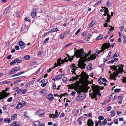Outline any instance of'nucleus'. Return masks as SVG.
Listing matches in <instances>:
<instances>
[{
	"label": "nucleus",
	"instance_id": "obj_17",
	"mask_svg": "<svg viewBox=\"0 0 126 126\" xmlns=\"http://www.w3.org/2000/svg\"><path fill=\"white\" fill-rule=\"evenodd\" d=\"M94 124L93 122L91 119H89L87 122V124L88 126H93Z\"/></svg>",
	"mask_w": 126,
	"mask_h": 126
},
{
	"label": "nucleus",
	"instance_id": "obj_8",
	"mask_svg": "<svg viewBox=\"0 0 126 126\" xmlns=\"http://www.w3.org/2000/svg\"><path fill=\"white\" fill-rule=\"evenodd\" d=\"M108 9L107 8V9H106L104 10L105 13H106V14H107V19L105 20V21L107 22H110V20L111 18V16L110 15V14L109 12V11Z\"/></svg>",
	"mask_w": 126,
	"mask_h": 126
},
{
	"label": "nucleus",
	"instance_id": "obj_15",
	"mask_svg": "<svg viewBox=\"0 0 126 126\" xmlns=\"http://www.w3.org/2000/svg\"><path fill=\"white\" fill-rule=\"evenodd\" d=\"M47 98L49 100L52 101L54 98L53 95L52 94H49L47 96Z\"/></svg>",
	"mask_w": 126,
	"mask_h": 126
},
{
	"label": "nucleus",
	"instance_id": "obj_3",
	"mask_svg": "<svg viewBox=\"0 0 126 126\" xmlns=\"http://www.w3.org/2000/svg\"><path fill=\"white\" fill-rule=\"evenodd\" d=\"M110 68L115 71V72L113 73V75L111 74L112 79L115 80H116L115 78L120 73L124 71L122 67L120 66L119 65H118L117 66L113 65L110 67Z\"/></svg>",
	"mask_w": 126,
	"mask_h": 126
},
{
	"label": "nucleus",
	"instance_id": "obj_13",
	"mask_svg": "<svg viewBox=\"0 0 126 126\" xmlns=\"http://www.w3.org/2000/svg\"><path fill=\"white\" fill-rule=\"evenodd\" d=\"M61 63L60 62L58 61L57 64H56V63L54 64V66L53 67L51 68H49V70L48 71V72H50L52 69H55L56 67L60 65H61Z\"/></svg>",
	"mask_w": 126,
	"mask_h": 126
},
{
	"label": "nucleus",
	"instance_id": "obj_39",
	"mask_svg": "<svg viewBox=\"0 0 126 126\" xmlns=\"http://www.w3.org/2000/svg\"><path fill=\"white\" fill-rule=\"evenodd\" d=\"M111 5V4L109 1H108L107 2V6L108 7H110V6Z\"/></svg>",
	"mask_w": 126,
	"mask_h": 126
},
{
	"label": "nucleus",
	"instance_id": "obj_23",
	"mask_svg": "<svg viewBox=\"0 0 126 126\" xmlns=\"http://www.w3.org/2000/svg\"><path fill=\"white\" fill-rule=\"evenodd\" d=\"M35 126H39L40 124V123L38 121H35L33 123Z\"/></svg>",
	"mask_w": 126,
	"mask_h": 126
},
{
	"label": "nucleus",
	"instance_id": "obj_62",
	"mask_svg": "<svg viewBox=\"0 0 126 126\" xmlns=\"http://www.w3.org/2000/svg\"><path fill=\"white\" fill-rule=\"evenodd\" d=\"M19 11H17L16 13V16L17 17H18L19 15Z\"/></svg>",
	"mask_w": 126,
	"mask_h": 126
},
{
	"label": "nucleus",
	"instance_id": "obj_43",
	"mask_svg": "<svg viewBox=\"0 0 126 126\" xmlns=\"http://www.w3.org/2000/svg\"><path fill=\"white\" fill-rule=\"evenodd\" d=\"M115 113L114 111H112L111 112V115L112 116H114Z\"/></svg>",
	"mask_w": 126,
	"mask_h": 126
},
{
	"label": "nucleus",
	"instance_id": "obj_42",
	"mask_svg": "<svg viewBox=\"0 0 126 126\" xmlns=\"http://www.w3.org/2000/svg\"><path fill=\"white\" fill-rule=\"evenodd\" d=\"M107 122V120L106 119H105V120H104L103 121V124L104 125H106Z\"/></svg>",
	"mask_w": 126,
	"mask_h": 126
},
{
	"label": "nucleus",
	"instance_id": "obj_37",
	"mask_svg": "<svg viewBox=\"0 0 126 126\" xmlns=\"http://www.w3.org/2000/svg\"><path fill=\"white\" fill-rule=\"evenodd\" d=\"M4 122H8V123H10V120L9 119H7L6 118L4 119Z\"/></svg>",
	"mask_w": 126,
	"mask_h": 126
},
{
	"label": "nucleus",
	"instance_id": "obj_48",
	"mask_svg": "<svg viewBox=\"0 0 126 126\" xmlns=\"http://www.w3.org/2000/svg\"><path fill=\"white\" fill-rule=\"evenodd\" d=\"M114 123L116 124H117L118 123V119H116L113 120Z\"/></svg>",
	"mask_w": 126,
	"mask_h": 126
},
{
	"label": "nucleus",
	"instance_id": "obj_50",
	"mask_svg": "<svg viewBox=\"0 0 126 126\" xmlns=\"http://www.w3.org/2000/svg\"><path fill=\"white\" fill-rule=\"evenodd\" d=\"M109 57L108 56H107V58H106V59H105V58H104V60H103V61L104 62H106V61H108L110 58H109Z\"/></svg>",
	"mask_w": 126,
	"mask_h": 126
},
{
	"label": "nucleus",
	"instance_id": "obj_41",
	"mask_svg": "<svg viewBox=\"0 0 126 126\" xmlns=\"http://www.w3.org/2000/svg\"><path fill=\"white\" fill-rule=\"evenodd\" d=\"M79 76H80L79 75H76V77H73V79L75 80H76L79 78Z\"/></svg>",
	"mask_w": 126,
	"mask_h": 126
},
{
	"label": "nucleus",
	"instance_id": "obj_1",
	"mask_svg": "<svg viewBox=\"0 0 126 126\" xmlns=\"http://www.w3.org/2000/svg\"><path fill=\"white\" fill-rule=\"evenodd\" d=\"M75 55L77 58H80L82 62H79L78 65V67L81 69H84L85 67L86 64L84 63L86 61V58H87L88 55L84 52L83 49H78L75 51L74 52Z\"/></svg>",
	"mask_w": 126,
	"mask_h": 126
},
{
	"label": "nucleus",
	"instance_id": "obj_47",
	"mask_svg": "<svg viewBox=\"0 0 126 126\" xmlns=\"http://www.w3.org/2000/svg\"><path fill=\"white\" fill-rule=\"evenodd\" d=\"M104 118V117L101 115L99 116L98 117V119L99 120H103Z\"/></svg>",
	"mask_w": 126,
	"mask_h": 126
},
{
	"label": "nucleus",
	"instance_id": "obj_26",
	"mask_svg": "<svg viewBox=\"0 0 126 126\" xmlns=\"http://www.w3.org/2000/svg\"><path fill=\"white\" fill-rule=\"evenodd\" d=\"M19 43L20 46H24V47H25L26 45V44H25L22 41H20L19 42Z\"/></svg>",
	"mask_w": 126,
	"mask_h": 126
},
{
	"label": "nucleus",
	"instance_id": "obj_7",
	"mask_svg": "<svg viewBox=\"0 0 126 126\" xmlns=\"http://www.w3.org/2000/svg\"><path fill=\"white\" fill-rule=\"evenodd\" d=\"M0 93L1 94L0 95L1 96V97L0 99H4L5 97H7L10 94V93H7L4 90H2Z\"/></svg>",
	"mask_w": 126,
	"mask_h": 126
},
{
	"label": "nucleus",
	"instance_id": "obj_16",
	"mask_svg": "<svg viewBox=\"0 0 126 126\" xmlns=\"http://www.w3.org/2000/svg\"><path fill=\"white\" fill-rule=\"evenodd\" d=\"M76 66L74 63L72 65H70V67L71 68L72 70H74V72H75V71L76 70V69L78 68V67H77L76 68ZM75 74H76V73L75 72L74 73Z\"/></svg>",
	"mask_w": 126,
	"mask_h": 126
},
{
	"label": "nucleus",
	"instance_id": "obj_56",
	"mask_svg": "<svg viewBox=\"0 0 126 126\" xmlns=\"http://www.w3.org/2000/svg\"><path fill=\"white\" fill-rule=\"evenodd\" d=\"M67 78H63L62 79V80L63 82H65L67 80Z\"/></svg>",
	"mask_w": 126,
	"mask_h": 126
},
{
	"label": "nucleus",
	"instance_id": "obj_49",
	"mask_svg": "<svg viewBox=\"0 0 126 126\" xmlns=\"http://www.w3.org/2000/svg\"><path fill=\"white\" fill-rule=\"evenodd\" d=\"M102 81L104 82H108V81L106 79L104 78H102Z\"/></svg>",
	"mask_w": 126,
	"mask_h": 126
},
{
	"label": "nucleus",
	"instance_id": "obj_54",
	"mask_svg": "<svg viewBox=\"0 0 126 126\" xmlns=\"http://www.w3.org/2000/svg\"><path fill=\"white\" fill-rule=\"evenodd\" d=\"M15 60L11 62L10 63V65H14L16 63V62H15Z\"/></svg>",
	"mask_w": 126,
	"mask_h": 126
},
{
	"label": "nucleus",
	"instance_id": "obj_19",
	"mask_svg": "<svg viewBox=\"0 0 126 126\" xmlns=\"http://www.w3.org/2000/svg\"><path fill=\"white\" fill-rule=\"evenodd\" d=\"M23 106L22 103H19L17 105L16 107L17 109H19Z\"/></svg>",
	"mask_w": 126,
	"mask_h": 126
},
{
	"label": "nucleus",
	"instance_id": "obj_22",
	"mask_svg": "<svg viewBox=\"0 0 126 126\" xmlns=\"http://www.w3.org/2000/svg\"><path fill=\"white\" fill-rule=\"evenodd\" d=\"M116 94L114 93H112L110 97V98L112 99H114L116 98Z\"/></svg>",
	"mask_w": 126,
	"mask_h": 126
},
{
	"label": "nucleus",
	"instance_id": "obj_25",
	"mask_svg": "<svg viewBox=\"0 0 126 126\" xmlns=\"http://www.w3.org/2000/svg\"><path fill=\"white\" fill-rule=\"evenodd\" d=\"M31 16L33 18H36V12H33Z\"/></svg>",
	"mask_w": 126,
	"mask_h": 126
},
{
	"label": "nucleus",
	"instance_id": "obj_53",
	"mask_svg": "<svg viewBox=\"0 0 126 126\" xmlns=\"http://www.w3.org/2000/svg\"><path fill=\"white\" fill-rule=\"evenodd\" d=\"M65 114L63 113H61L60 116V117L61 118L62 117H64V116Z\"/></svg>",
	"mask_w": 126,
	"mask_h": 126
},
{
	"label": "nucleus",
	"instance_id": "obj_51",
	"mask_svg": "<svg viewBox=\"0 0 126 126\" xmlns=\"http://www.w3.org/2000/svg\"><path fill=\"white\" fill-rule=\"evenodd\" d=\"M98 125L99 124L100 125L99 126H102L103 125V122H101L100 120H99L98 121Z\"/></svg>",
	"mask_w": 126,
	"mask_h": 126
},
{
	"label": "nucleus",
	"instance_id": "obj_12",
	"mask_svg": "<svg viewBox=\"0 0 126 126\" xmlns=\"http://www.w3.org/2000/svg\"><path fill=\"white\" fill-rule=\"evenodd\" d=\"M27 90H26L25 91V90L23 89H20L16 90V92L18 94H24L25 93Z\"/></svg>",
	"mask_w": 126,
	"mask_h": 126
},
{
	"label": "nucleus",
	"instance_id": "obj_60",
	"mask_svg": "<svg viewBox=\"0 0 126 126\" xmlns=\"http://www.w3.org/2000/svg\"><path fill=\"white\" fill-rule=\"evenodd\" d=\"M47 83H44L42 84L41 85V86L42 87H44L46 85Z\"/></svg>",
	"mask_w": 126,
	"mask_h": 126
},
{
	"label": "nucleus",
	"instance_id": "obj_52",
	"mask_svg": "<svg viewBox=\"0 0 126 126\" xmlns=\"http://www.w3.org/2000/svg\"><path fill=\"white\" fill-rule=\"evenodd\" d=\"M13 99V97H10L9 98H8L7 100V101L9 102H10Z\"/></svg>",
	"mask_w": 126,
	"mask_h": 126
},
{
	"label": "nucleus",
	"instance_id": "obj_14",
	"mask_svg": "<svg viewBox=\"0 0 126 126\" xmlns=\"http://www.w3.org/2000/svg\"><path fill=\"white\" fill-rule=\"evenodd\" d=\"M44 114V112L42 110H40L36 112L35 113L36 115H38L40 117L42 116Z\"/></svg>",
	"mask_w": 126,
	"mask_h": 126
},
{
	"label": "nucleus",
	"instance_id": "obj_40",
	"mask_svg": "<svg viewBox=\"0 0 126 126\" xmlns=\"http://www.w3.org/2000/svg\"><path fill=\"white\" fill-rule=\"evenodd\" d=\"M123 79H122V81L123 82L126 83V77H123Z\"/></svg>",
	"mask_w": 126,
	"mask_h": 126
},
{
	"label": "nucleus",
	"instance_id": "obj_24",
	"mask_svg": "<svg viewBox=\"0 0 126 126\" xmlns=\"http://www.w3.org/2000/svg\"><path fill=\"white\" fill-rule=\"evenodd\" d=\"M58 112L57 110H56L55 112V115H53V116L52 117V118H57L58 117L59 115L58 114Z\"/></svg>",
	"mask_w": 126,
	"mask_h": 126
},
{
	"label": "nucleus",
	"instance_id": "obj_31",
	"mask_svg": "<svg viewBox=\"0 0 126 126\" xmlns=\"http://www.w3.org/2000/svg\"><path fill=\"white\" fill-rule=\"evenodd\" d=\"M119 56V54L118 52H116L113 55L112 57H111L112 59H113L115 57H118Z\"/></svg>",
	"mask_w": 126,
	"mask_h": 126
},
{
	"label": "nucleus",
	"instance_id": "obj_30",
	"mask_svg": "<svg viewBox=\"0 0 126 126\" xmlns=\"http://www.w3.org/2000/svg\"><path fill=\"white\" fill-rule=\"evenodd\" d=\"M15 61L16 63H22V61L20 60V59L18 58H16L15 59Z\"/></svg>",
	"mask_w": 126,
	"mask_h": 126
},
{
	"label": "nucleus",
	"instance_id": "obj_45",
	"mask_svg": "<svg viewBox=\"0 0 126 126\" xmlns=\"http://www.w3.org/2000/svg\"><path fill=\"white\" fill-rule=\"evenodd\" d=\"M80 118H79L77 120V121L78 122L79 125H81L82 123V122L81 121L79 120Z\"/></svg>",
	"mask_w": 126,
	"mask_h": 126
},
{
	"label": "nucleus",
	"instance_id": "obj_58",
	"mask_svg": "<svg viewBox=\"0 0 126 126\" xmlns=\"http://www.w3.org/2000/svg\"><path fill=\"white\" fill-rule=\"evenodd\" d=\"M80 31V28L75 33V34L76 35H77L78 34L79 32Z\"/></svg>",
	"mask_w": 126,
	"mask_h": 126
},
{
	"label": "nucleus",
	"instance_id": "obj_34",
	"mask_svg": "<svg viewBox=\"0 0 126 126\" xmlns=\"http://www.w3.org/2000/svg\"><path fill=\"white\" fill-rule=\"evenodd\" d=\"M52 32H57L58 31V29L57 28H55L51 29Z\"/></svg>",
	"mask_w": 126,
	"mask_h": 126
},
{
	"label": "nucleus",
	"instance_id": "obj_9",
	"mask_svg": "<svg viewBox=\"0 0 126 126\" xmlns=\"http://www.w3.org/2000/svg\"><path fill=\"white\" fill-rule=\"evenodd\" d=\"M66 55H67L68 57V59H67V58L66 57L65 58L64 60L63 61H61V62L62 63H64L65 62H67V61H68V59H69V60L70 61H71L72 60H73L75 57V56L74 55L72 56L71 58V57L70 56H69L68 54H66Z\"/></svg>",
	"mask_w": 126,
	"mask_h": 126
},
{
	"label": "nucleus",
	"instance_id": "obj_27",
	"mask_svg": "<svg viewBox=\"0 0 126 126\" xmlns=\"http://www.w3.org/2000/svg\"><path fill=\"white\" fill-rule=\"evenodd\" d=\"M95 22L94 21H92L90 23L89 25V27L91 28L92 27L93 25L95 23Z\"/></svg>",
	"mask_w": 126,
	"mask_h": 126
},
{
	"label": "nucleus",
	"instance_id": "obj_38",
	"mask_svg": "<svg viewBox=\"0 0 126 126\" xmlns=\"http://www.w3.org/2000/svg\"><path fill=\"white\" fill-rule=\"evenodd\" d=\"M17 116V115L16 114H14L13 116H11V119L13 120H14L15 118Z\"/></svg>",
	"mask_w": 126,
	"mask_h": 126
},
{
	"label": "nucleus",
	"instance_id": "obj_55",
	"mask_svg": "<svg viewBox=\"0 0 126 126\" xmlns=\"http://www.w3.org/2000/svg\"><path fill=\"white\" fill-rule=\"evenodd\" d=\"M123 37L124 38L123 43L124 44H125L126 43V37L124 36H123Z\"/></svg>",
	"mask_w": 126,
	"mask_h": 126
},
{
	"label": "nucleus",
	"instance_id": "obj_11",
	"mask_svg": "<svg viewBox=\"0 0 126 126\" xmlns=\"http://www.w3.org/2000/svg\"><path fill=\"white\" fill-rule=\"evenodd\" d=\"M90 56L88 57V58H86V61L87 60L90 61L92 60H94L96 58V55L95 54L90 55Z\"/></svg>",
	"mask_w": 126,
	"mask_h": 126
},
{
	"label": "nucleus",
	"instance_id": "obj_33",
	"mask_svg": "<svg viewBox=\"0 0 126 126\" xmlns=\"http://www.w3.org/2000/svg\"><path fill=\"white\" fill-rule=\"evenodd\" d=\"M10 8H11L10 6H9L8 7L6 8V9L4 11L3 13H6L7 12H8L9 11V10L10 9Z\"/></svg>",
	"mask_w": 126,
	"mask_h": 126
},
{
	"label": "nucleus",
	"instance_id": "obj_28",
	"mask_svg": "<svg viewBox=\"0 0 126 126\" xmlns=\"http://www.w3.org/2000/svg\"><path fill=\"white\" fill-rule=\"evenodd\" d=\"M92 63H90L89 65H88L87 67V69L88 70H90L92 68Z\"/></svg>",
	"mask_w": 126,
	"mask_h": 126
},
{
	"label": "nucleus",
	"instance_id": "obj_29",
	"mask_svg": "<svg viewBox=\"0 0 126 126\" xmlns=\"http://www.w3.org/2000/svg\"><path fill=\"white\" fill-rule=\"evenodd\" d=\"M3 81V83L4 84H6L8 83H9L11 82V81L10 80H4Z\"/></svg>",
	"mask_w": 126,
	"mask_h": 126
},
{
	"label": "nucleus",
	"instance_id": "obj_35",
	"mask_svg": "<svg viewBox=\"0 0 126 126\" xmlns=\"http://www.w3.org/2000/svg\"><path fill=\"white\" fill-rule=\"evenodd\" d=\"M103 37V35L101 34L97 38H96V40L98 39H101Z\"/></svg>",
	"mask_w": 126,
	"mask_h": 126
},
{
	"label": "nucleus",
	"instance_id": "obj_36",
	"mask_svg": "<svg viewBox=\"0 0 126 126\" xmlns=\"http://www.w3.org/2000/svg\"><path fill=\"white\" fill-rule=\"evenodd\" d=\"M30 57L28 55H27L24 57V58L26 60H29L30 59Z\"/></svg>",
	"mask_w": 126,
	"mask_h": 126
},
{
	"label": "nucleus",
	"instance_id": "obj_63",
	"mask_svg": "<svg viewBox=\"0 0 126 126\" xmlns=\"http://www.w3.org/2000/svg\"><path fill=\"white\" fill-rule=\"evenodd\" d=\"M15 47L16 50H18L19 49V47L17 46H16Z\"/></svg>",
	"mask_w": 126,
	"mask_h": 126
},
{
	"label": "nucleus",
	"instance_id": "obj_2",
	"mask_svg": "<svg viewBox=\"0 0 126 126\" xmlns=\"http://www.w3.org/2000/svg\"><path fill=\"white\" fill-rule=\"evenodd\" d=\"M92 89L89 92V94L90 96L92 99L96 98L97 95L100 96H101L100 93V88L99 86L97 85H95L93 84L92 86Z\"/></svg>",
	"mask_w": 126,
	"mask_h": 126
},
{
	"label": "nucleus",
	"instance_id": "obj_20",
	"mask_svg": "<svg viewBox=\"0 0 126 126\" xmlns=\"http://www.w3.org/2000/svg\"><path fill=\"white\" fill-rule=\"evenodd\" d=\"M25 72L24 71H22L21 72H19L17 74H15L14 75H13L12 77H15L17 76H19L22 74H23Z\"/></svg>",
	"mask_w": 126,
	"mask_h": 126
},
{
	"label": "nucleus",
	"instance_id": "obj_32",
	"mask_svg": "<svg viewBox=\"0 0 126 126\" xmlns=\"http://www.w3.org/2000/svg\"><path fill=\"white\" fill-rule=\"evenodd\" d=\"M55 77L56 78V80H59L62 77L61 75L58 76H56Z\"/></svg>",
	"mask_w": 126,
	"mask_h": 126
},
{
	"label": "nucleus",
	"instance_id": "obj_21",
	"mask_svg": "<svg viewBox=\"0 0 126 126\" xmlns=\"http://www.w3.org/2000/svg\"><path fill=\"white\" fill-rule=\"evenodd\" d=\"M67 86L69 87V89H73L74 88V89L75 88H76L77 86L76 87L74 88L75 87V86L74 85V84H72L71 85H68Z\"/></svg>",
	"mask_w": 126,
	"mask_h": 126
},
{
	"label": "nucleus",
	"instance_id": "obj_46",
	"mask_svg": "<svg viewBox=\"0 0 126 126\" xmlns=\"http://www.w3.org/2000/svg\"><path fill=\"white\" fill-rule=\"evenodd\" d=\"M121 90L120 89H114V91L115 92L118 93L120 92Z\"/></svg>",
	"mask_w": 126,
	"mask_h": 126
},
{
	"label": "nucleus",
	"instance_id": "obj_57",
	"mask_svg": "<svg viewBox=\"0 0 126 126\" xmlns=\"http://www.w3.org/2000/svg\"><path fill=\"white\" fill-rule=\"evenodd\" d=\"M118 99L119 100L122 101L123 99L122 96H119L118 97Z\"/></svg>",
	"mask_w": 126,
	"mask_h": 126
},
{
	"label": "nucleus",
	"instance_id": "obj_5",
	"mask_svg": "<svg viewBox=\"0 0 126 126\" xmlns=\"http://www.w3.org/2000/svg\"><path fill=\"white\" fill-rule=\"evenodd\" d=\"M108 43H104L102 45L101 47V50H99L100 53L102 52H104V50L105 49L108 48L110 47V45L109 44L110 43L109 41H108Z\"/></svg>",
	"mask_w": 126,
	"mask_h": 126
},
{
	"label": "nucleus",
	"instance_id": "obj_59",
	"mask_svg": "<svg viewBox=\"0 0 126 126\" xmlns=\"http://www.w3.org/2000/svg\"><path fill=\"white\" fill-rule=\"evenodd\" d=\"M101 0L95 3V5H97L101 3Z\"/></svg>",
	"mask_w": 126,
	"mask_h": 126
},
{
	"label": "nucleus",
	"instance_id": "obj_4",
	"mask_svg": "<svg viewBox=\"0 0 126 126\" xmlns=\"http://www.w3.org/2000/svg\"><path fill=\"white\" fill-rule=\"evenodd\" d=\"M74 90L78 94L80 93L83 92L84 93H86L88 91V89L85 87H82L80 85L75 88Z\"/></svg>",
	"mask_w": 126,
	"mask_h": 126
},
{
	"label": "nucleus",
	"instance_id": "obj_6",
	"mask_svg": "<svg viewBox=\"0 0 126 126\" xmlns=\"http://www.w3.org/2000/svg\"><path fill=\"white\" fill-rule=\"evenodd\" d=\"M86 95L84 94H79L76 98V100L77 101L80 100L81 101L84 99L86 97Z\"/></svg>",
	"mask_w": 126,
	"mask_h": 126
},
{
	"label": "nucleus",
	"instance_id": "obj_18",
	"mask_svg": "<svg viewBox=\"0 0 126 126\" xmlns=\"http://www.w3.org/2000/svg\"><path fill=\"white\" fill-rule=\"evenodd\" d=\"M47 94V92L45 90H43L41 91L39 93V94L42 96L45 95Z\"/></svg>",
	"mask_w": 126,
	"mask_h": 126
},
{
	"label": "nucleus",
	"instance_id": "obj_64",
	"mask_svg": "<svg viewBox=\"0 0 126 126\" xmlns=\"http://www.w3.org/2000/svg\"><path fill=\"white\" fill-rule=\"evenodd\" d=\"M49 38H47L45 40V41L44 42V43H45L47 42L49 40Z\"/></svg>",
	"mask_w": 126,
	"mask_h": 126
},
{
	"label": "nucleus",
	"instance_id": "obj_44",
	"mask_svg": "<svg viewBox=\"0 0 126 126\" xmlns=\"http://www.w3.org/2000/svg\"><path fill=\"white\" fill-rule=\"evenodd\" d=\"M100 53V52H99V50H96L95 53V55H96V56H97L98 54Z\"/></svg>",
	"mask_w": 126,
	"mask_h": 126
},
{
	"label": "nucleus",
	"instance_id": "obj_10",
	"mask_svg": "<svg viewBox=\"0 0 126 126\" xmlns=\"http://www.w3.org/2000/svg\"><path fill=\"white\" fill-rule=\"evenodd\" d=\"M20 68L18 67L14 68L10 71L9 73L10 74H13L15 72L20 70Z\"/></svg>",
	"mask_w": 126,
	"mask_h": 126
},
{
	"label": "nucleus",
	"instance_id": "obj_61",
	"mask_svg": "<svg viewBox=\"0 0 126 126\" xmlns=\"http://www.w3.org/2000/svg\"><path fill=\"white\" fill-rule=\"evenodd\" d=\"M72 44V43H70L67 44L66 46H65V47H66L69 46H70V45L71 44Z\"/></svg>",
	"mask_w": 126,
	"mask_h": 126
}]
</instances>
